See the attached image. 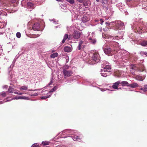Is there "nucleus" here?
Masks as SVG:
<instances>
[{"mask_svg":"<svg viewBox=\"0 0 147 147\" xmlns=\"http://www.w3.org/2000/svg\"><path fill=\"white\" fill-rule=\"evenodd\" d=\"M100 59L99 54L97 52H94L92 54L91 58L88 60V62L91 64H93L98 62Z\"/></svg>","mask_w":147,"mask_h":147,"instance_id":"1","label":"nucleus"},{"mask_svg":"<svg viewBox=\"0 0 147 147\" xmlns=\"http://www.w3.org/2000/svg\"><path fill=\"white\" fill-rule=\"evenodd\" d=\"M111 67L109 65H107L101 69V74L104 77L107 76V75L111 72Z\"/></svg>","mask_w":147,"mask_h":147,"instance_id":"2","label":"nucleus"},{"mask_svg":"<svg viewBox=\"0 0 147 147\" xmlns=\"http://www.w3.org/2000/svg\"><path fill=\"white\" fill-rule=\"evenodd\" d=\"M119 49V48L117 46L114 48L113 49H111L110 48L105 49L104 51L108 55H112L116 53Z\"/></svg>","mask_w":147,"mask_h":147,"instance_id":"3","label":"nucleus"},{"mask_svg":"<svg viewBox=\"0 0 147 147\" xmlns=\"http://www.w3.org/2000/svg\"><path fill=\"white\" fill-rule=\"evenodd\" d=\"M121 84L123 86H125L126 85L127 86L129 84L128 82L126 81H123L120 82V81H118L113 84L112 87L114 89H118V88L119 85Z\"/></svg>","mask_w":147,"mask_h":147,"instance_id":"4","label":"nucleus"},{"mask_svg":"<svg viewBox=\"0 0 147 147\" xmlns=\"http://www.w3.org/2000/svg\"><path fill=\"white\" fill-rule=\"evenodd\" d=\"M81 35V33L79 31L75 30L73 34V38L76 39H78L80 37Z\"/></svg>","mask_w":147,"mask_h":147,"instance_id":"5","label":"nucleus"},{"mask_svg":"<svg viewBox=\"0 0 147 147\" xmlns=\"http://www.w3.org/2000/svg\"><path fill=\"white\" fill-rule=\"evenodd\" d=\"M63 72L65 78L71 76L73 74V72L69 70H67L65 69L63 70Z\"/></svg>","mask_w":147,"mask_h":147,"instance_id":"6","label":"nucleus"},{"mask_svg":"<svg viewBox=\"0 0 147 147\" xmlns=\"http://www.w3.org/2000/svg\"><path fill=\"white\" fill-rule=\"evenodd\" d=\"M40 26L39 23H36L32 26V28L33 30L39 31L40 30Z\"/></svg>","mask_w":147,"mask_h":147,"instance_id":"7","label":"nucleus"},{"mask_svg":"<svg viewBox=\"0 0 147 147\" xmlns=\"http://www.w3.org/2000/svg\"><path fill=\"white\" fill-rule=\"evenodd\" d=\"M115 25L117 28L121 29V28L123 26L124 24L121 21H117L115 22Z\"/></svg>","mask_w":147,"mask_h":147,"instance_id":"8","label":"nucleus"},{"mask_svg":"<svg viewBox=\"0 0 147 147\" xmlns=\"http://www.w3.org/2000/svg\"><path fill=\"white\" fill-rule=\"evenodd\" d=\"M139 89L141 91V93L145 92L147 91V85H144V86H139Z\"/></svg>","mask_w":147,"mask_h":147,"instance_id":"9","label":"nucleus"},{"mask_svg":"<svg viewBox=\"0 0 147 147\" xmlns=\"http://www.w3.org/2000/svg\"><path fill=\"white\" fill-rule=\"evenodd\" d=\"M72 138L73 140L75 141H80L82 140V137L80 136L75 135L73 136Z\"/></svg>","mask_w":147,"mask_h":147,"instance_id":"10","label":"nucleus"},{"mask_svg":"<svg viewBox=\"0 0 147 147\" xmlns=\"http://www.w3.org/2000/svg\"><path fill=\"white\" fill-rule=\"evenodd\" d=\"M137 69V67L135 65H132L130 69V71L132 74L134 75L135 74V72Z\"/></svg>","mask_w":147,"mask_h":147,"instance_id":"11","label":"nucleus"},{"mask_svg":"<svg viewBox=\"0 0 147 147\" xmlns=\"http://www.w3.org/2000/svg\"><path fill=\"white\" fill-rule=\"evenodd\" d=\"M127 86L132 88H135L139 86L138 84L137 83L135 82L129 84Z\"/></svg>","mask_w":147,"mask_h":147,"instance_id":"12","label":"nucleus"},{"mask_svg":"<svg viewBox=\"0 0 147 147\" xmlns=\"http://www.w3.org/2000/svg\"><path fill=\"white\" fill-rule=\"evenodd\" d=\"M102 6L106 8H107V3H108L107 0H101Z\"/></svg>","mask_w":147,"mask_h":147,"instance_id":"13","label":"nucleus"},{"mask_svg":"<svg viewBox=\"0 0 147 147\" xmlns=\"http://www.w3.org/2000/svg\"><path fill=\"white\" fill-rule=\"evenodd\" d=\"M135 78L138 81H142L144 79V77L140 76L137 75L135 77Z\"/></svg>","mask_w":147,"mask_h":147,"instance_id":"14","label":"nucleus"},{"mask_svg":"<svg viewBox=\"0 0 147 147\" xmlns=\"http://www.w3.org/2000/svg\"><path fill=\"white\" fill-rule=\"evenodd\" d=\"M27 7L28 9H33L34 8V5L33 4L30 2H28L27 3Z\"/></svg>","mask_w":147,"mask_h":147,"instance_id":"15","label":"nucleus"},{"mask_svg":"<svg viewBox=\"0 0 147 147\" xmlns=\"http://www.w3.org/2000/svg\"><path fill=\"white\" fill-rule=\"evenodd\" d=\"M140 44L142 46H145L147 45V41L142 40L140 42Z\"/></svg>","mask_w":147,"mask_h":147,"instance_id":"16","label":"nucleus"},{"mask_svg":"<svg viewBox=\"0 0 147 147\" xmlns=\"http://www.w3.org/2000/svg\"><path fill=\"white\" fill-rule=\"evenodd\" d=\"M139 28L140 30V31L139 32H140L141 33L143 32L144 33L147 31V28L145 29L144 27H143V28H140L139 27Z\"/></svg>","mask_w":147,"mask_h":147,"instance_id":"17","label":"nucleus"},{"mask_svg":"<svg viewBox=\"0 0 147 147\" xmlns=\"http://www.w3.org/2000/svg\"><path fill=\"white\" fill-rule=\"evenodd\" d=\"M64 51L65 52H70L71 51V49L70 47H66L64 48Z\"/></svg>","mask_w":147,"mask_h":147,"instance_id":"18","label":"nucleus"},{"mask_svg":"<svg viewBox=\"0 0 147 147\" xmlns=\"http://www.w3.org/2000/svg\"><path fill=\"white\" fill-rule=\"evenodd\" d=\"M83 43V42L82 40H80L79 42V45L77 47L79 50H80L82 49L81 46Z\"/></svg>","mask_w":147,"mask_h":147,"instance_id":"19","label":"nucleus"},{"mask_svg":"<svg viewBox=\"0 0 147 147\" xmlns=\"http://www.w3.org/2000/svg\"><path fill=\"white\" fill-rule=\"evenodd\" d=\"M8 90L9 93H12L14 91L15 89L12 87L9 86L8 88Z\"/></svg>","mask_w":147,"mask_h":147,"instance_id":"20","label":"nucleus"},{"mask_svg":"<svg viewBox=\"0 0 147 147\" xmlns=\"http://www.w3.org/2000/svg\"><path fill=\"white\" fill-rule=\"evenodd\" d=\"M28 87L27 86H21L19 88V89L21 90H28Z\"/></svg>","mask_w":147,"mask_h":147,"instance_id":"21","label":"nucleus"},{"mask_svg":"<svg viewBox=\"0 0 147 147\" xmlns=\"http://www.w3.org/2000/svg\"><path fill=\"white\" fill-rule=\"evenodd\" d=\"M58 55V54L57 53H54L51 55L50 57L51 58H54L55 57H57Z\"/></svg>","mask_w":147,"mask_h":147,"instance_id":"22","label":"nucleus"},{"mask_svg":"<svg viewBox=\"0 0 147 147\" xmlns=\"http://www.w3.org/2000/svg\"><path fill=\"white\" fill-rule=\"evenodd\" d=\"M89 40H90V42L91 43L93 44H94L96 42V40L95 39H92L91 38H90Z\"/></svg>","mask_w":147,"mask_h":147,"instance_id":"23","label":"nucleus"},{"mask_svg":"<svg viewBox=\"0 0 147 147\" xmlns=\"http://www.w3.org/2000/svg\"><path fill=\"white\" fill-rule=\"evenodd\" d=\"M20 98L21 99L29 100V98L26 96H20Z\"/></svg>","mask_w":147,"mask_h":147,"instance_id":"24","label":"nucleus"},{"mask_svg":"<svg viewBox=\"0 0 147 147\" xmlns=\"http://www.w3.org/2000/svg\"><path fill=\"white\" fill-rule=\"evenodd\" d=\"M57 89L56 86H55L53 89H51L49 92V93H51L55 91Z\"/></svg>","mask_w":147,"mask_h":147,"instance_id":"25","label":"nucleus"},{"mask_svg":"<svg viewBox=\"0 0 147 147\" xmlns=\"http://www.w3.org/2000/svg\"><path fill=\"white\" fill-rule=\"evenodd\" d=\"M104 22L103 20L102 19H100L98 23H100L101 25H102L103 23Z\"/></svg>","mask_w":147,"mask_h":147,"instance_id":"26","label":"nucleus"},{"mask_svg":"<svg viewBox=\"0 0 147 147\" xmlns=\"http://www.w3.org/2000/svg\"><path fill=\"white\" fill-rule=\"evenodd\" d=\"M50 96V95H49V96H42V97H41V98L42 99H45L48 98H49Z\"/></svg>","mask_w":147,"mask_h":147,"instance_id":"27","label":"nucleus"},{"mask_svg":"<svg viewBox=\"0 0 147 147\" xmlns=\"http://www.w3.org/2000/svg\"><path fill=\"white\" fill-rule=\"evenodd\" d=\"M42 143L44 146L45 145H48L49 144V142H42Z\"/></svg>","mask_w":147,"mask_h":147,"instance_id":"28","label":"nucleus"},{"mask_svg":"<svg viewBox=\"0 0 147 147\" xmlns=\"http://www.w3.org/2000/svg\"><path fill=\"white\" fill-rule=\"evenodd\" d=\"M67 1L71 4H73L74 2V0H67Z\"/></svg>","mask_w":147,"mask_h":147,"instance_id":"29","label":"nucleus"},{"mask_svg":"<svg viewBox=\"0 0 147 147\" xmlns=\"http://www.w3.org/2000/svg\"><path fill=\"white\" fill-rule=\"evenodd\" d=\"M1 95L3 97H5L6 96V94L5 92H2L1 93Z\"/></svg>","mask_w":147,"mask_h":147,"instance_id":"30","label":"nucleus"},{"mask_svg":"<svg viewBox=\"0 0 147 147\" xmlns=\"http://www.w3.org/2000/svg\"><path fill=\"white\" fill-rule=\"evenodd\" d=\"M16 36L18 38H20L21 37V34L20 32H18L16 34Z\"/></svg>","mask_w":147,"mask_h":147,"instance_id":"31","label":"nucleus"},{"mask_svg":"<svg viewBox=\"0 0 147 147\" xmlns=\"http://www.w3.org/2000/svg\"><path fill=\"white\" fill-rule=\"evenodd\" d=\"M68 35L67 34H65L64 37V38L66 40L67 39H68Z\"/></svg>","mask_w":147,"mask_h":147,"instance_id":"32","label":"nucleus"},{"mask_svg":"<svg viewBox=\"0 0 147 147\" xmlns=\"http://www.w3.org/2000/svg\"><path fill=\"white\" fill-rule=\"evenodd\" d=\"M38 95V94L37 93H32L30 95L31 96H36Z\"/></svg>","mask_w":147,"mask_h":147,"instance_id":"33","label":"nucleus"},{"mask_svg":"<svg viewBox=\"0 0 147 147\" xmlns=\"http://www.w3.org/2000/svg\"><path fill=\"white\" fill-rule=\"evenodd\" d=\"M9 1L12 3H16V0H9Z\"/></svg>","mask_w":147,"mask_h":147,"instance_id":"34","label":"nucleus"},{"mask_svg":"<svg viewBox=\"0 0 147 147\" xmlns=\"http://www.w3.org/2000/svg\"><path fill=\"white\" fill-rule=\"evenodd\" d=\"M72 37L71 35H69V36H68V39L69 40H71L72 39Z\"/></svg>","mask_w":147,"mask_h":147,"instance_id":"35","label":"nucleus"},{"mask_svg":"<svg viewBox=\"0 0 147 147\" xmlns=\"http://www.w3.org/2000/svg\"><path fill=\"white\" fill-rule=\"evenodd\" d=\"M32 147H39V146L37 144H34L32 145Z\"/></svg>","mask_w":147,"mask_h":147,"instance_id":"36","label":"nucleus"},{"mask_svg":"<svg viewBox=\"0 0 147 147\" xmlns=\"http://www.w3.org/2000/svg\"><path fill=\"white\" fill-rule=\"evenodd\" d=\"M99 20H100V19H96L94 21L96 22H99Z\"/></svg>","mask_w":147,"mask_h":147,"instance_id":"37","label":"nucleus"},{"mask_svg":"<svg viewBox=\"0 0 147 147\" xmlns=\"http://www.w3.org/2000/svg\"><path fill=\"white\" fill-rule=\"evenodd\" d=\"M85 19V18H84L83 19H82V21L83 22H86L87 20H84V19Z\"/></svg>","mask_w":147,"mask_h":147,"instance_id":"38","label":"nucleus"},{"mask_svg":"<svg viewBox=\"0 0 147 147\" xmlns=\"http://www.w3.org/2000/svg\"><path fill=\"white\" fill-rule=\"evenodd\" d=\"M20 96H17L15 98V99H20Z\"/></svg>","mask_w":147,"mask_h":147,"instance_id":"39","label":"nucleus"},{"mask_svg":"<svg viewBox=\"0 0 147 147\" xmlns=\"http://www.w3.org/2000/svg\"><path fill=\"white\" fill-rule=\"evenodd\" d=\"M66 39L63 38V39L62 41V43H63L65 42V41L66 40Z\"/></svg>","mask_w":147,"mask_h":147,"instance_id":"40","label":"nucleus"},{"mask_svg":"<svg viewBox=\"0 0 147 147\" xmlns=\"http://www.w3.org/2000/svg\"><path fill=\"white\" fill-rule=\"evenodd\" d=\"M142 54L145 55L146 56V55H147V52H142Z\"/></svg>","mask_w":147,"mask_h":147,"instance_id":"41","label":"nucleus"},{"mask_svg":"<svg viewBox=\"0 0 147 147\" xmlns=\"http://www.w3.org/2000/svg\"><path fill=\"white\" fill-rule=\"evenodd\" d=\"M112 37L113 38V39H117V38H118V36H115V37Z\"/></svg>","mask_w":147,"mask_h":147,"instance_id":"42","label":"nucleus"},{"mask_svg":"<svg viewBox=\"0 0 147 147\" xmlns=\"http://www.w3.org/2000/svg\"><path fill=\"white\" fill-rule=\"evenodd\" d=\"M77 1L78 2L81 3L83 1V0H77Z\"/></svg>","mask_w":147,"mask_h":147,"instance_id":"43","label":"nucleus"},{"mask_svg":"<svg viewBox=\"0 0 147 147\" xmlns=\"http://www.w3.org/2000/svg\"><path fill=\"white\" fill-rule=\"evenodd\" d=\"M14 93L16 94H18L19 95V92H14Z\"/></svg>","mask_w":147,"mask_h":147,"instance_id":"44","label":"nucleus"},{"mask_svg":"<svg viewBox=\"0 0 147 147\" xmlns=\"http://www.w3.org/2000/svg\"><path fill=\"white\" fill-rule=\"evenodd\" d=\"M53 83L52 80L50 82L49 85H51Z\"/></svg>","mask_w":147,"mask_h":147,"instance_id":"45","label":"nucleus"},{"mask_svg":"<svg viewBox=\"0 0 147 147\" xmlns=\"http://www.w3.org/2000/svg\"><path fill=\"white\" fill-rule=\"evenodd\" d=\"M23 94V93L19 92V95H22Z\"/></svg>","mask_w":147,"mask_h":147,"instance_id":"46","label":"nucleus"},{"mask_svg":"<svg viewBox=\"0 0 147 147\" xmlns=\"http://www.w3.org/2000/svg\"><path fill=\"white\" fill-rule=\"evenodd\" d=\"M126 0V1H128V2H130L131 1V0Z\"/></svg>","mask_w":147,"mask_h":147,"instance_id":"47","label":"nucleus"},{"mask_svg":"<svg viewBox=\"0 0 147 147\" xmlns=\"http://www.w3.org/2000/svg\"><path fill=\"white\" fill-rule=\"evenodd\" d=\"M96 0L97 2H99L100 1V0Z\"/></svg>","mask_w":147,"mask_h":147,"instance_id":"48","label":"nucleus"},{"mask_svg":"<svg viewBox=\"0 0 147 147\" xmlns=\"http://www.w3.org/2000/svg\"><path fill=\"white\" fill-rule=\"evenodd\" d=\"M56 0L57 1H61V0Z\"/></svg>","mask_w":147,"mask_h":147,"instance_id":"49","label":"nucleus"},{"mask_svg":"<svg viewBox=\"0 0 147 147\" xmlns=\"http://www.w3.org/2000/svg\"><path fill=\"white\" fill-rule=\"evenodd\" d=\"M43 147H46V146H43Z\"/></svg>","mask_w":147,"mask_h":147,"instance_id":"50","label":"nucleus"}]
</instances>
